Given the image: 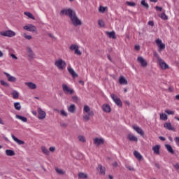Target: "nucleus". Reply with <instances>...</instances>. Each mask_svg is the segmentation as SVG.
Masks as SVG:
<instances>
[{"mask_svg": "<svg viewBox=\"0 0 179 179\" xmlns=\"http://www.w3.org/2000/svg\"><path fill=\"white\" fill-rule=\"evenodd\" d=\"M60 115L62 117H68V113L66 111H64V110H60Z\"/></svg>", "mask_w": 179, "mask_h": 179, "instance_id": "44", "label": "nucleus"}, {"mask_svg": "<svg viewBox=\"0 0 179 179\" xmlns=\"http://www.w3.org/2000/svg\"><path fill=\"white\" fill-rule=\"evenodd\" d=\"M38 118L39 120H44L45 117L47 116V113H45V111L43 110L41 108H38Z\"/></svg>", "mask_w": 179, "mask_h": 179, "instance_id": "8", "label": "nucleus"}, {"mask_svg": "<svg viewBox=\"0 0 179 179\" xmlns=\"http://www.w3.org/2000/svg\"><path fill=\"white\" fill-rule=\"evenodd\" d=\"M23 29L27 31H31V33H37V27H36V26L31 24L24 26Z\"/></svg>", "mask_w": 179, "mask_h": 179, "instance_id": "5", "label": "nucleus"}, {"mask_svg": "<svg viewBox=\"0 0 179 179\" xmlns=\"http://www.w3.org/2000/svg\"><path fill=\"white\" fill-rule=\"evenodd\" d=\"M78 48H79V45H78L77 44H72L70 46L71 51H76V50H78Z\"/></svg>", "mask_w": 179, "mask_h": 179, "instance_id": "34", "label": "nucleus"}, {"mask_svg": "<svg viewBox=\"0 0 179 179\" xmlns=\"http://www.w3.org/2000/svg\"><path fill=\"white\" fill-rule=\"evenodd\" d=\"M113 167H118V163L117 162H115L113 164Z\"/></svg>", "mask_w": 179, "mask_h": 179, "instance_id": "62", "label": "nucleus"}, {"mask_svg": "<svg viewBox=\"0 0 179 179\" xmlns=\"http://www.w3.org/2000/svg\"><path fill=\"white\" fill-rule=\"evenodd\" d=\"M133 129H134V131H136V132H137V134H139L140 135H141V136H143V135H145V131H143L142 128H141L136 125H133Z\"/></svg>", "mask_w": 179, "mask_h": 179, "instance_id": "13", "label": "nucleus"}, {"mask_svg": "<svg viewBox=\"0 0 179 179\" xmlns=\"http://www.w3.org/2000/svg\"><path fill=\"white\" fill-rule=\"evenodd\" d=\"M98 171L101 176H106V167L101 166V164L98 165Z\"/></svg>", "mask_w": 179, "mask_h": 179, "instance_id": "15", "label": "nucleus"}, {"mask_svg": "<svg viewBox=\"0 0 179 179\" xmlns=\"http://www.w3.org/2000/svg\"><path fill=\"white\" fill-rule=\"evenodd\" d=\"M158 61L159 64V66L162 69H169V65L164 62L163 59L161 58L158 57Z\"/></svg>", "mask_w": 179, "mask_h": 179, "instance_id": "10", "label": "nucleus"}, {"mask_svg": "<svg viewBox=\"0 0 179 179\" xmlns=\"http://www.w3.org/2000/svg\"><path fill=\"white\" fill-rule=\"evenodd\" d=\"M78 177L79 178H87V175L81 172L78 173Z\"/></svg>", "mask_w": 179, "mask_h": 179, "instance_id": "39", "label": "nucleus"}, {"mask_svg": "<svg viewBox=\"0 0 179 179\" xmlns=\"http://www.w3.org/2000/svg\"><path fill=\"white\" fill-rule=\"evenodd\" d=\"M49 37H51V38H55V36H54L52 34H48Z\"/></svg>", "mask_w": 179, "mask_h": 179, "instance_id": "64", "label": "nucleus"}, {"mask_svg": "<svg viewBox=\"0 0 179 179\" xmlns=\"http://www.w3.org/2000/svg\"><path fill=\"white\" fill-rule=\"evenodd\" d=\"M174 169H176L178 171H179V164L177 163L176 164L173 165Z\"/></svg>", "mask_w": 179, "mask_h": 179, "instance_id": "53", "label": "nucleus"}, {"mask_svg": "<svg viewBox=\"0 0 179 179\" xmlns=\"http://www.w3.org/2000/svg\"><path fill=\"white\" fill-rule=\"evenodd\" d=\"M74 54H76V55H82V52H80V50H79V48H77L74 51Z\"/></svg>", "mask_w": 179, "mask_h": 179, "instance_id": "48", "label": "nucleus"}, {"mask_svg": "<svg viewBox=\"0 0 179 179\" xmlns=\"http://www.w3.org/2000/svg\"><path fill=\"white\" fill-rule=\"evenodd\" d=\"M155 9L156 10H159V12H162L163 10V8L159 6H156Z\"/></svg>", "mask_w": 179, "mask_h": 179, "instance_id": "55", "label": "nucleus"}, {"mask_svg": "<svg viewBox=\"0 0 179 179\" xmlns=\"http://www.w3.org/2000/svg\"><path fill=\"white\" fill-rule=\"evenodd\" d=\"M102 110L105 113H111V107L108 104H103L102 106Z\"/></svg>", "mask_w": 179, "mask_h": 179, "instance_id": "18", "label": "nucleus"}, {"mask_svg": "<svg viewBox=\"0 0 179 179\" xmlns=\"http://www.w3.org/2000/svg\"><path fill=\"white\" fill-rule=\"evenodd\" d=\"M127 138L131 142H138V137L134 136V134H128L127 135Z\"/></svg>", "mask_w": 179, "mask_h": 179, "instance_id": "17", "label": "nucleus"}, {"mask_svg": "<svg viewBox=\"0 0 179 179\" xmlns=\"http://www.w3.org/2000/svg\"><path fill=\"white\" fill-rule=\"evenodd\" d=\"M165 148L169 153L174 155V150H173V147H171L169 144H166Z\"/></svg>", "mask_w": 179, "mask_h": 179, "instance_id": "26", "label": "nucleus"}, {"mask_svg": "<svg viewBox=\"0 0 179 179\" xmlns=\"http://www.w3.org/2000/svg\"><path fill=\"white\" fill-rule=\"evenodd\" d=\"M83 111L84 115L83 118L85 122L90 121V117H93L94 115V112L93 110H90V107L87 105L84 106Z\"/></svg>", "mask_w": 179, "mask_h": 179, "instance_id": "2", "label": "nucleus"}, {"mask_svg": "<svg viewBox=\"0 0 179 179\" xmlns=\"http://www.w3.org/2000/svg\"><path fill=\"white\" fill-rule=\"evenodd\" d=\"M152 150L155 155H160V145H156L152 147Z\"/></svg>", "mask_w": 179, "mask_h": 179, "instance_id": "20", "label": "nucleus"}, {"mask_svg": "<svg viewBox=\"0 0 179 179\" xmlns=\"http://www.w3.org/2000/svg\"><path fill=\"white\" fill-rule=\"evenodd\" d=\"M94 145L99 146V145H104V140L103 138H95L94 139Z\"/></svg>", "mask_w": 179, "mask_h": 179, "instance_id": "12", "label": "nucleus"}, {"mask_svg": "<svg viewBox=\"0 0 179 179\" xmlns=\"http://www.w3.org/2000/svg\"><path fill=\"white\" fill-rule=\"evenodd\" d=\"M156 43H157V44H158L160 50H164V48H166V45L164 43H162V40L157 39Z\"/></svg>", "mask_w": 179, "mask_h": 179, "instance_id": "22", "label": "nucleus"}, {"mask_svg": "<svg viewBox=\"0 0 179 179\" xmlns=\"http://www.w3.org/2000/svg\"><path fill=\"white\" fill-rule=\"evenodd\" d=\"M3 73L6 76L8 82H11L12 83H15V82H16L17 79L15 76H10V74L7 72H4Z\"/></svg>", "mask_w": 179, "mask_h": 179, "instance_id": "9", "label": "nucleus"}, {"mask_svg": "<svg viewBox=\"0 0 179 179\" xmlns=\"http://www.w3.org/2000/svg\"><path fill=\"white\" fill-rule=\"evenodd\" d=\"M135 50H136L137 51H139V50H141V46L139 45H136L134 47Z\"/></svg>", "mask_w": 179, "mask_h": 179, "instance_id": "56", "label": "nucleus"}, {"mask_svg": "<svg viewBox=\"0 0 179 179\" xmlns=\"http://www.w3.org/2000/svg\"><path fill=\"white\" fill-rule=\"evenodd\" d=\"M0 35L3 37H15L16 36V33L12 30H8L4 31H1Z\"/></svg>", "mask_w": 179, "mask_h": 179, "instance_id": "4", "label": "nucleus"}, {"mask_svg": "<svg viewBox=\"0 0 179 179\" xmlns=\"http://www.w3.org/2000/svg\"><path fill=\"white\" fill-rule=\"evenodd\" d=\"M55 66L58 68V69H65L66 68V63L62 59H59L56 60L55 62Z\"/></svg>", "mask_w": 179, "mask_h": 179, "instance_id": "3", "label": "nucleus"}, {"mask_svg": "<svg viewBox=\"0 0 179 179\" xmlns=\"http://www.w3.org/2000/svg\"><path fill=\"white\" fill-rule=\"evenodd\" d=\"M159 118L162 121H167V120H168V117H167V115H166V113H160Z\"/></svg>", "mask_w": 179, "mask_h": 179, "instance_id": "33", "label": "nucleus"}, {"mask_svg": "<svg viewBox=\"0 0 179 179\" xmlns=\"http://www.w3.org/2000/svg\"><path fill=\"white\" fill-rule=\"evenodd\" d=\"M60 127H62V128H67L68 124L64 122H60Z\"/></svg>", "mask_w": 179, "mask_h": 179, "instance_id": "51", "label": "nucleus"}, {"mask_svg": "<svg viewBox=\"0 0 179 179\" xmlns=\"http://www.w3.org/2000/svg\"><path fill=\"white\" fill-rule=\"evenodd\" d=\"M41 150H42V152L45 154V155H46L47 156H48V155H50V151H48V149H46L45 148V147H42L41 148Z\"/></svg>", "mask_w": 179, "mask_h": 179, "instance_id": "38", "label": "nucleus"}, {"mask_svg": "<svg viewBox=\"0 0 179 179\" xmlns=\"http://www.w3.org/2000/svg\"><path fill=\"white\" fill-rule=\"evenodd\" d=\"M27 54H28V57L29 58H30V59H34V52H33V50H31V48H27Z\"/></svg>", "mask_w": 179, "mask_h": 179, "instance_id": "16", "label": "nucleus"}, {"mask_svg": "<svg viewBox=\"0 0 179 179\" xmlns=\"http://www.w3.org/2000/svg\"><path fill=\"white\" fill-rule=\"evenodd\" d=\"M161 19H162L163 20H167L169 19V17L166 15V13H162L161 14V16H160Z\"/></svg>", "mask_w": 179, "mask_h": 179, "instance_id": "41", "label": "nucleus"}, {"mask_svg": "<svg viewBox=\"0 0 179 179\" xmlns=\"http://www.w3.org/2000/svg\"><path fill=\"white\" fill-rule=\"evenodd\" d=\"M1 85L5 87H9V83L4 82L3 80H0Z\"/></svg>", "mask_w": 179, "mask_h": 179, "instance_id": "40", "label": "nucleus"}, {"mask_svg": "<svg viewBox=\"0 0 179 179\" xmlns=\"http://www.w3.org/2000/svg\"><path fill=\"white\" fill-rule=\"evenodd\" d=\"M175 142L178 146H179V137H176L175 138Z\"/></svg>", "mask_w": 179, "mask_h": 179, "instance_id": "54", "label": "nucleus"}, {"mask_svg": "<svg viewBox=\"0 0 179 179\" xmlns=\"http://www.w3.org/2000/svg\"><path fill=\"white\" fill-rule=\"evenodd\" d=\"M141 3L145 9H149V4L146 3V0H142Z\"/></svg>", "mask_w": 179, "mask_h": 179, "instance_id": "36", "label": "nucleus"}, {"mask_svg": "<svg viewBox=\"0 0 179 179\" xmlns=\"http://www.w3.org/2000/svg\"><path fill=\"white\" fill-rule=\"evenodd\" d=\"M26 86L29 87V89L34 90V89H37V85L31 82L25 83Z\"/></svg>", "mask_w": 179, "mask_h": 179, "instance_id": "19", "label": "nucleus"}, {"mask_svg": "<svg viewBox=\"0 0 179 179\" xmlns=\"http://www.w3.org/2000/svg\"><path fill=\"white\" fill-rule=\"evenodd\" d=\"M12 95L13 99H19V92L17 91H13Z\"/></svg>", "mask_w": 179, "mask_h": 179, "instance_id": "37", "label": "nucleus"}, {"mask_svg": "<svg viewBox=\"0 0 179 179\" xmlns=\"http://www.w3.org/2000/svg\"><path fill=\"white\" fill-rule=\"evenodd\" d=\"M165 113L168 114V115H174V111L170 110L169 109L165 110Z\"/></svg>", "mask_w": 179, "mask_h": 179, "instance_id": "42", "label": "nucleus"}, {"mask_svg": "<svg viewBox=\"0 0 179 179\" xmlns=\"http://www.w3.org/2000/svg\"><path fill=\"white\" fill-rule=\"evenodd\" d=\"M15 118H18V120H20L21 121H22V122H27V117H26L16 115Z\"/></svg>", "mask_w": 179, "mask_h": 179, "instance_id": "29", "label": "nucleus"}, {"mask_svg": "<svg viewBox=\"0 0 179 179\" xmlns=\"http://www.w3.org/2000/svg\"><path fill=\"white\" fill-rule=\"evenodd\" d=\"M164 128L168 129L169 131H176V128L171 125V122H165L164 124Z\"/></svg>", "mask_w": 179, "mask_h": 179, "instance_id": "14", "label": "nucleus"}, {"mask_svg": "<svg viewBox=\"0 0 179 179\" xmlns=\"http://www.w3.org/2000/svg\"><path fill=\"white\" fill-rule=\"evenodd\" d=\"M98 24L100 26V27H104V22H103L102 20H99L98 21Z\"/></svg>", "mask_w": 179, "mask_h": 179, "instance_id": "46", "label": "nucleus"}, {"mask_svg": "<svg viewBox=\"0 0 179 179\" xmlns=\"http://www.w3.org/2000/svg\"><path fill=\"white\" fill-rule=\"evenodd\" d=\"M148 24H149V26L153 27V26H155V22H153V21H149Z\"/></svg>", "mask_w": 179, "mask_h": 179, "instance_id": "58", "label": "nucleus"}, {"mask_svg": "<svg viewBox=\"0 0 179 179\" xmlns=\"http://www.w3.org/2000/svg\"><path fill=\"white\" fill-rule=\"evenodd\" d=\"M23 37H24V38H26L27 40H31V36H30V35L24 34Z\"/></svg>", "mask_w": 179, "mask_h": 179, "instance_id": "49", "label": "nucleus"}, {"mask_svg": "<svg viewBox=\"0 0 179 179\" xmlns=\"http://www.w3.org/2000/svg\"><path fill=\"white\" fill-rule=\"evenodd\" d=\"M24 14L25 15V16H28V17H29V19H32V20H36V17H34V15H33V14L30 12H24Z\"/></svg>", "mask_w": 179, "mask_h": 179, "instance_id": "30", "label": "nucleus"}, {"mask_svg": "<svg viewBox=\"0 0 179 179\" xmlns=\"http://www.w3.org/2000/svg\"><path fill=\"white\" fill-rule=\"evenodd\" d=\"M55 171L59 173L60 176H64V174H65V171L59 169V168H56L55 169Z\"/></svg>", "mask_w": 179, "mask_h": 179, "instance_id": "35", "label": "nucleus"}, {"mask_svg": "<svg viewBox=\"0 0 179 179\" xmlns=\"http://www.w3.org/2000/svg\"><path fill=\"white\" fill-rule=\"evenodd\" d=\"M107 9V7H103V6H100L99 8V12H101V13H104V12H106V10Z\"/></svg>", "mask_w": 179, "mask_h": 179, "instance_id": "43", "label": "nucleus"}, {"mask_svg": "<svg viewBox=\"0 0 179 179\" xmlns=\"http://www.w3.org/2000/svg\"><path fill=\"white\" fill-rule=\"evenodd\" d=\"M134 155L136 159H137V160H139V161L142 160L143 157L141 155V153H139V152L134 150Z\"/></svg>", "mask_w": 179, "mask_h": 179, "instance_id": "27", "label": "nucleus"}, {"mask_svg": "<svg viewBox=\"0 0 179 179\" xmlns=\"http://www.w3.org/2000/svg\"><path fill=\"white\" fill-rule=\"evenodd\" d=\"M10 57L13 59H17V57H16V55H15L14 54H11Z\"/></svg>", "mask_w": 179, "mask_h": 179, "instance_id": "60", "label": "nucleus"}, {"mask_svg": "<svg viewBox=\"0 0 179 179\" xmlns=\"http://www.w3.org/2000/svg\"><path fill=\"white\" fill-rule=\"evenodd\" d=\"M126 169H128L129 171H135V169L129 165H125Z\"/></svg>", "mask_w": 179, "mask_h": 179, "instance_id": "47", "label": "nucleus"}, {"mask_svg": "<svg viewBox=\"0 0 179 179\" xmlns=\"http://www.w3.org/2000/svg\"><path fill=\"white\" fill-rule=\"evenodd\" d=\"M110 97L112 100H113V101L115 103V104L118 106V107H122V101H121V99L118 98L117 95L112 94Z\"/></svg>", "mask_w": 179, "mask_h": 179, "instance_id": "6", "label": "nucleus"}, {"mask_svg": "<svg viewBox=\"0 0 179 179\" xmlns=\"http://www.w3.org/2000/svg\"><path fill=\"white\" fill-rule=\"evenodd\" d=\"M137 61L141 64V66H143V68H145V66H148V62H146V60L143 57H138L137 58Z\"/></svg>", "mask_w": 179, "mask_h": 179, "instance_id": "11", "label": "nucleus"}, {"mask_svg": "<svg viewBox=\"0 0 179 179\" xmlns=\"http://www.w3.org/2000/svg\"><path fill=\"white\" fill-rule=\"evenodd\" d=\"M108 59H109V61H110V62H113V59H111V56L110 55H107Z\"/></svg>", "mask_w": 179, "mask_h": 179, "instance_id": "63", "label": "nucleus"}, {"mask_svg": "<svg viewBox=\"0 0 179 179\" xmlns=\"http://www.w3.org/2000/svg\"><path fill=\"white\" fill-rule=\"evenodd\" d=\"M119 83L120 85H128V81L127 80V78L124 76H121L119 78Z\"/></svg>", "mask_w": 179, "mask_h": 179, "instance_id": "24", "label": "nucleus"}, {"mask_svg": "<svg viewBox=\"0 0 179 179\" xmlns=\"http://www.w3.org/2000/svg\"><path fill=\"white\" fill-rule=\"evenodd\" d=\"M68 111L69 113H73L75 111H76V106H75V104H71L69 108H68Z\"/></svg>", "mask_w": 179, "mask_h": 179, "instance_id": "28", "label": "nucleus"}, {"mask_svg": "<svg viewBox=\"0 0 179 179\" xmlns=\"http://www.w3.org/2000/svg\"><path fill=\"white\" fill-rule=\"evenodd\" d=\"M12 138L13 139V141H15V142H16L17 143H18V145H24V141L20 140L19 138H17L16 136H15V135L12 134L11 135Z\"/></svg>", "mask_w": 179, "mask_h": 179, "instance_id": "21", "label": "nucleus"}, {"mask_svg": "<svg viewBox=\"0 0 179 179\" xmlns=\"http://www.w3.org/2000/svg\"><path fill=\"white\" fill-rule=\"evenodd\" d=\"M14 108H15V110H17V111H20V110L22 109V106H20V103L15 102L14 103Z\"/></svg>", "mask_w": 179, "mask_h": 179, "instance_id": "31", "label": "nucleus"}, {"mask_svg": "<svg viewBox=\"0 0 179 179\" xmlns=\"http://www.w3.org/2000/svg\"><path fill=\"white\" fill-rule=\"evenodd\" d=\"M64 15L69 17L73 24H74L75 26L82 25V22L80 21V20H79V18H78V16H76V13H75L73 10L71 8L63 9L60 11V15L64 16Z\"/></svg>", "mask_w": 179, "mask_h": 179, "instance_id": "1", "label": "nucleus"}, {"mask_svg": "<svg viewBox=\"0 0 179 179\" xmlns=\"http://www.w3.org/2000/svg\"><path fill=\"white\" fill-rule=\"evenodd\" d=\"M6 156H15V153L12 150H6Z\"/></svg>", "mask_w": 179, "mask_h": 179, "instance_id": "32", "label": "nucleus"}, {"mask_svg": "<svg viewBox=\"0 0 179 179\" xmlns=\"http://www.w3.org/2000/svg\"><path fill=\"white\" fill-rule=\"evenodd\" d=\"M62 89L65 94H73V93H75V91L73 89L69 88L66 84L62 85Z\"/></svg>", "mask_w": 179, "mask_h": 179, "instance_id": "7", "label": "nucleus"}, {"mask_svg": "<svg viewBox=\"0 0 179 179\" xmlns=\"http://www.w3.org/2000/svg\"><path fill=\"white\" fill-rule=\"evenodd\" d=\"M159 139H160V141H162V142H164V141H166V138L163 136H159Z\"/></svg>", "mask_w": 179, "mask_h": 179, "instance_id": "61", "label": "nucleus"}, {"mask_svg": "<svg viewBox=\"0 0 179 179\" xmlns=\"http://www.w3.org/2000/svg\"><path fill=\"white\" fill-rule=\"evenodd\" d=\"M68 71L73 76V78H78V73H76V72H75V70H73V69H72L71 67L68 68Z\"/></svg>", "mask_w": 179, "mask_h": 179, "instance_id": "23", "label": "nucleus"}, {"mask_svg": "<svg viewBox=\"0 0 179 179\" xmlns=\"http://www.w3.org/2000/svg\"><path fill=\"white\" fill-rule=\"evenodd\" d=\"M107 36L109 37V38H113L115 40L117 38V36H115V32L114 31H106Z\"/></svg>", "mask_w": 179, "mask_h": 179, "instance_id": "25", "label": "nucleus"}, {"mask_svg": "<svg viewBox=\"0 0 179 179\" xmlns=\"http://www.w3.org/2000/svg\"><path fill=\"white\" fill-rule=\"evenodd\" d=\"M78 139L80 142H86V138L83 136H78Z\"/></svg>", "mask_w": 179, "mask_h": 179, "instance_id": "45", "label": "nucleus"}, {"mask_svg": "<svg viewBox=\"0 0 179 179\" xmlns=\"http://www.w3.org/2000/svg\"><path fill=\"white\" fill-rule=\"evenodd\" d=\"M72 100L73 101H78L79 100V98L78 97V96H72Z\"/></svg>", "mask_w": 179, "mask_h": 179, "instance_id": "52", "label": "nucleus"}, {"mask_svg": "<svg viewBox=\"0 0 179 179\" xmlns=\"http://www.w3.org/2000/svg\"><path fill=\"white\" fill-rule=\"evenodd\" d=\"M50 152H55V147H50L49 148Z\"/></svg>", "mask_w": 179, "mask_h": 179, "instance_id": "57", "label": "nucleus"}, {"mask_svg": "<svg viewBox=\"0 0 179 179\" xmlns=\"http://www.w3.org/2000/svg\"><path fill=\"white\" fill-rule=\"evenodd\" d=\"M155 167H157V169L158 170H160V164H159L158 163H155Z\"/></svg>", "mask_w": 179, "mask_h": 179, "instance_id": "59", "label": "nucleus"}, {"mask_svg": "<svg viewBox=\"0 0 179 179\" xmlns=\"http://www.w3.org/2000/svg\"><path fill=\"white\" fill-rule=\"evenodd\" d=\"M127 3L129 6H136V3H135V2L127 1Z\"/></svg>", "mask_w": 179, "mask_h": 179, "instance_id": "50", "label": "nucleus"}]
</instances>
